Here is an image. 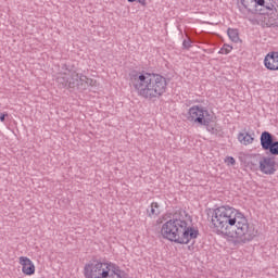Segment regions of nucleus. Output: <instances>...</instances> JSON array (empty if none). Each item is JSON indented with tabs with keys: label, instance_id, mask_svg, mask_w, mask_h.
Here are the masks:
<instances>
[{
	"label": "nucleus",
	"instance_id": "4468645a",
	"mask_svg": "<svg viewBox=\"0 0 278 278\" xmlns=\"http://www.w3.org/2000/svg\"><path fill=\"white\" fill-rule=\"evenodd\" d=\"M148 216L150 218H153L155 216H160L161 210H160V204L157 202H152L150 207L147 210Z\"/></svg>",
	"mask_w": 278,
	"mask_h": 278
},
{
	"label": "nucleus",
	"instance_id": "f8f14e48",
	"mask_svg": "<svg viewBox=\"0 0 278 278\" xmlns=\"http://www.w3.org/2000/svg\"><path fill=\"white\" fill-rule=\"evenodd\" d=\"M106 278H129V275L125 270L121 269L116 263H113Z\"/></svg>",
	"mask_w": 278,
	"mask_h": 278
},
{
	"label": "nucleus",
	"instance_id": "dca6fc26",
	"mask_svg": "<svg viewBox=\"0 0 278 278\" xmlns=\"http://www.w3.org/2000/svg\"><path fill=\"white\" fill-rule=\"evenodd\" d=\"M239 10L242 14H249L251 12V8H249V3L245 0H241V4L239 5Z\"/></svg>",
	"mask_w": 278,
	"mask_h": 278
},
{
	"label": "nucleus",
	"instance_id": "412c9836",
	"mask_svg": "<svg viewBox=\"0 0 278 278\" xmlns=\"http://www.w3.org/2000/svg\"><path fill=\"white\" fill-rule=\"evenodd\" d=\"M5 116H8V114H2V115L0 116L1 123H5Z\"/></svg>",
	"mask_w": 278,
	"mask_h": 278
},
{
	"label": "nucleus",
	"instance_id": "9d476101",
	"mask_svg": "<svg viewBox=\"0 0 278 278\" xmlns=\"http://www.w3.org/2000/svg\"><path fill=\"white\" fill-rule=\"evenodd\" d=\"M264 66L267 71H278V51H273L265 55Z\"/></svg>",
	"mask_w": 278,
	"mask_h": 278
},
{
	"label": "nucleus",
	"instance_id": "39448f33",
	"mask_svg": "<svg viewBox=\"0 0 278 278\" xmlns=\"http://www.w3.org/2000/svg\"><path fill=\"white\" fill-rule=\"evenodd\" d=\"M114 263L112 262H98L85 265V278H108V275Z\"/></svg>",
	"mask_w": 278,
	"mask_h": 278
},
{
	"label": "nucleus",
	"instance_id": "20e7f679",
	"mask_svg": "<svg viewBox=\"0 0 278 278\" xmlns=\"http://www.w3.org/2000/svg\"><path fill=\"white\" fill-rule=\"evenodd\" d=\"M58 84L63 88H78L79 90H86L90 84V79L86 75L79 74L73 70H66L56 78Z\"/></svg>",
	"mask_w": 278,
	"mask_h": 278
},
{
	"label": "nucleus",
	"instance_id": "aec40b11",
	"mask_svg": "<svg viewBox=\"0 0 278 278\" xmlns=\"http://www.w3.org/2000/svg\"><path fill=\"white\" fill-rule=\"evenodd\" d=\"M182 47H184V49H190V48L192 47V40H190V39H185V40L182 41Z\"/></svg>",
	"mask_w": 278,
	"mask_h": 278
},
{
	"label": "nucleus",
	"instance_id": "ddd939ff",
	"mask_svg": "<svg viewBox=\"0 0 278 278\" xmlns=\"http://www.w3.org/2000/svg\"><path fill=\"white\" fill-rule=\"evenodd\" d=\"M255 134H249L247 130H243L242 132H239L238 140L241 144H244V147H249V144H253L255 140Z\"/></svg>",
	"mask_w": 278,
	"mask_h": 278
},
{
	"label": "nucleus",
	"instance_id": "6e6552de",
	"mask_svg": "<svg viewBox=\"0 0 278 278\" xmlns=\"http://www.w3.org/2000/svg\"><path fill=\"white\" fill-rule=\"evenodd\" d=\"M251 3H254V8L260 5L261 8H266L267 14H271V18L277 21L278 18V5L277 0H250Z\"/></svg>",
	"mask_w": 278,
	"mask_h": 278
},
{
	"label": "nucleus",
	"instance_id": "f03ea898",
	"mask_svg": "<svg viewBox=\"0 0 278 278\" xmlns=\"http://www.w3.org/2000/svg\"><path fill=\"white\" fill-rule=\"evenodd\" d=\"M129 86L137 97L153 101L163 97L168 88V81L166 77L160 74L131 72L129 74Z\"/></svg>",
	"mask_w": 278,
	"mask_h": 278
},
{
	"label": "nucleus",
	"instance_id": "2eb2a0df",
	"mask_svg": "<svg viewBox=\"0 0 278 278\" xmlns=\"http://www.w3.org/2000/svg\"><path fill=\"white\" fill-rule=\"evenodd\" d=\"M227 34L231 42H240V35L238 33V29L236 28H228Z\"/></svg>",
	"mask_w": 278,
	"mask_h": 278
},
{
	"label": "nucleus",
	"instance_id": "1a4fd4ad",
	"mask_svg": "<svg viewBox=\"0 0 278 278\" xmlns=\"http://www.w3.org/2000/svg\"><path fill=\"white\" fill-rule=\"evenodd\" d=\"M258 164V168L263 175H275V173H277L275 157L264 156Z\"/></svg>",
	"mask_w": 278,
	"mask_h": 278
},
{
	"label": "nucleus",
	"instance_id": "a211bd4d",
	"mask_svg": "<svg viewBox=\"0 0 278 278\" xmlns=\"http://www.w3.org/2000/svg\"><path fill=\"white\" fill-rule=\"evenodd\" d=\"M208 122L207 124H202L204 127H206V131H208V134H213L214 136H216V134H218V128H216V126L211 125Z\"/></svg>",
	"mask_w": 278,
	"mask_h": 278
},
{
	"label": "nucleus",
	"instance_id": "f3484780",
	"mask_svg": "<svg viewBox=\"0 0 278 278\" xmlns=\"http://www.w3.org/2000/svg\"><path fill=\"white\" fill-rule=\"evenodd\" d=\"M232 49H233V47H231V46L225 43V45L223 46V48H220V50L218 51V53H219L220 55H228V53H231Z\"/></svg>",
	"mask_w": 278,
	"mask_h": 278
},
{
	"label": "nucleus",
	"instance_id": "5701e85b",
	"mask_svg": "<svg viewBox=\"0 0 278 278\" xmlns=\"http://www.w3.org/2000/svg\"><path fill=\"white\" fill-rule=\"evenodd\" d=\"M136 1H138V0H128V3H134Z\"/></svg>",
	"mask_w": 278,
	"mask_h": 278
},
{
	"label": "nucleus",
	"instance_id": "9b49d317",
	"mask_svg": "<svg viewBox=\"0 0 278 278\" xmlns=\"http://www.w3.org/2000/svg\"><path fill=\"white\" fill-rule=\"evenodd\" d=\"M20 264L22 266V273L24 275H34L36 273V266L34 265V262L29 260V257L21 256L20 257Z\"/></svg>",
	"mask_w": 278,
	"mask_h": 278
},
{
	"label": "nucleus",
	"instance_id": "7ed1b4c3",
	"mask_svg": "<svg viewBox=\"0 0 278 278\" xmlns=\"http://www.w3.org/2000/svg\"><path fill=\"white\" fill-rule=\"evenodd\" d=\"M161 236L165 240H169V242H175L176 244H190L191 240L199 238V229L189 226L188 222L179 217L176 213L172 219L163 224Z\"/></svg>",
	"mask_w": 278,
	"mask_h": 278
},
{
	"label": "nucleus",
	"instance_id": "0eeeda50",
	"mask_svg": "<svg viewBox=\"0 0 278 278\" xmlns=\"http://www.w3.org/2000/svg\"><path fill=\"white\" fill-rule=\"evenodd\" d=\"M261 147L263 151H269L270 155H278V141L273 139V135L270 132H262Z\"/></svg>",
	"mask_w": 278,
	"mask_h": 278
},
{
	"label": "nucleus",
	"instance_id": "6ab92c4d",
	"mask_svg": "<svg viewBox=\"0 0 278 278\" xmlns=\"http://www.w3.org/2000/svg\"><path fill=\"white\" fill-rule=\"evenodd\" d=\"M225 162H226V164H227L228 166H233V165H236V159H233V156H228V157H226Z\"/></svg>",
	"mask_w": 278,
	"mask_h": 278
},
{
	"label": "nucleus",
	"instance_id": "423d86ee",
	"mask_svg": "<svg viewBox=\"0 0 278 278\" xmlns=\"http://www.w3.org/2000/svg\"><path fill=\"white\" fill-rule=\"evenodd\" d=\"M188 119L191 123H198V125H207V123H212V115H210V111L205 110L203 106L193 105L189 109Z\"/></svg>",
	"mask_w": 278,
	"mask_h": 278
},
{
	"label": "nucleus",
	"instance_id": "f257e3e1",
	"mask_svg": "<svg viewBox=\"0 0 278 278\" xmlns=\"http://www.w3.org/2000/svg\"><path fill=\"white\" fill-rule=\"evenodd\" d=\"M211 227L218 236H229L232 229V240L235 244H247L257 236L254 225L249 224L244 213L229 205H222L212 211Z\"/></svg>",
	"mask_w": 278,
	"mask_h": 278
},
{
	"label": "nucleus",
	"instance_id": "4be33fe9",
	"mask_svg": "<svg viewBox=\"0 0 278 278\" xmlns=\"http://www.w3.org/2000/svg\"><path fill=\"white\" fill-rule=\"evenodd\" d=\"M138 3L142 4V5H147V0H137Z\"/></svg>",
	"mask_w": 278,
	"mask_h": 278
}]
</instances>
